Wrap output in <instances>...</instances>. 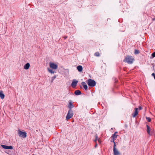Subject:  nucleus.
<instances>
[{"mask_svg":"<svg viewBox=\"0 0 155 155\" xmlns=\"http://www.w3.org/2000/svg\"><path fill=\"white\" fill-rule=\"evenodd\" d=\"M154 79H155V76H154Z\"/></svg>","mask_w":155,"mask_h":155,"instance_id":"nucleus-29","label":"nucleus"},{"mask_svg":"<svg viewBox=\"0 0 155 155\" xmlns=\"http://www.w3.org/2000/svg\"><path fill=\"white\" fill-rule=\"evenodd\" d=\"M73 116V112L71 110H68V113L66 117V119L68 120L71 118Z\"/></svg>","mask_w":155,"mask_h":155,"instance_id":"nucleus-4","label":"nucleus"},{"mask_svg":"<svg viewBox=\"0 0 155 155\" xmlns=\"http://www.w3.org/2000/svg\"><path fill=\"white\" fill-rule=\"evenodd\" d=\"M146 119L149 122H150L151 120V119L150 117H146Z\"/></svg>","mask_w":155,"mask_h":155,"instance_id":"nucleus-20","label":"nucleus"},{"mask_svg":"<svg viewBox=\"0 0 155 155\" xmlns=\"http://www.w3.org/2000/svg\"><path fill=\"white\" fill-rule=\"evenodd\" d=\"M152 75L154 77V76H155V74L154 73H153L152 74Z\"/></svg>","mask_w":155,"mask_h":155,"instance_id":"nucleus-26","label":"nucleus"},{"mask_svg":"<svg viewBox=\"0 0 155 155\" xmlns=\"http://www.w3.org/2000/svg\"><path fill=\"white\" fill-rule=\"evenodd\" d=\"M95 140H94V142H96V141L98 139V137H97V135H96L95 136Z\"/></svg>","mask_w":155,"mask_h":155,"instance_id":"nucleus-22","label":"nucleus"},{"mask_svg":"<svg viewBox=\"0 0 155 155\" xmlns=\"http://www.w3.org/2000/svg\"><path fill=\"white\" fill-rule=\"evenodd\" d=\"M74 94L76 95H79L81 94V93L79 90H77L75 91Z\"/></svg>","mask_w":155,"mask_h":155,"instance_id":"nucleus-15","label":"nucleus"},{"mask_svg":"<svg viewBox=\"0 0 155 155\" xmlns=\"http://www.w3.org/2000/svg\"><path fill=\"white\" fill-rule=\"evenodd\" d=\"M48 71L51 74H54L55 73L54 71L51 69H50L49 68H48Z\"/></svg>","mask_w":155,"mask_h":155,"instance_id":"nucleus-18","label":"nucleus"},{"mask_svg":"<svg viewBox=\"0 0 155 155\" xmlns=\"http://www.w3.org/2000/svg\"><path fill=\"white\" fill-rule=\"evenodd\" d=\"M78 82V81L76 80H74L72 81V84H71V86L73 87H74L76 86Z\"/></svg>","mask_w":155,"mask_h":155,"instance_id":"nucleus-8","label":"nucleus"},{"mask_svg":"<svg viewBox=\"0 0 155 155\" xmlns=\"http://www.w3.org/2000/svg\"><path fill=\"white\" fill-rule=\"evenodd\" d=\"M117 133V132H115L114 134H113L112 136V137L113 138V142L114 143V144H115V142L114 141L115 139L117 137V135H116V134Z\"/></svg>","mask_w":155,"mask_h":155,"instance_id":"nucleus-10","label":"nucleus"},{"mask_svg":"<svg viewBox=\"0 0 155 155\" xmlns=\"http://www.w3.org/2000/svg\"><path fill=\"white\" fill-rule=\"evenodd\" d=\"M56 76L55 75H54V76L53 77H52L51 78V82H53L54 79H55L56 78Z\"/></svg>","mask_w":155,"mask_h":155,"instance_id":"nucleus-19","label":"nucleus"},{"mask_svg":"<svg viewBox=\"0 0 155 155\" xmlns=\"http://www.w3.org/2000/svg\"><path fill=\"white\" fill-rule=\"evenodd\" d=\"M66 38H67V37H65V38H64L65 39Z\"/></svg>","mask_w":155,"mask_h":155,"instance_id":"nucleus-30","label":"nucleus"},{"mask_svg":"<svg viewBox=\"0 0 155 155\" xmlns=\"http://www.w3.org/2000/svg\"><path fill=\"white\" fill-rule=\"evenodd\" d=\"M87 83L88 86L91 87H94L96 84L95 82L91 79H89L88 80Z\"/></svg>","mask_w":155,"mask_h":155,"instance_id":"nucleus-3","label":"nucleus"},{"mask_svg":"<svg viewBox=\"0 0 155 155\" xmlns=\"http://www.w3.org/2000/svg\"><path fill=\"white\" fill-rule=\"evenodd\" d=\"M81 84L83 86L84 88L86 90H87V86L85 82H82Z\"/></svg>","mask_w":155,"mask_h":155,"instance_id":"nucleus-12","label":"nucleus"},{"mask_svg":"<svg viewBox=\"0 0 155 155\" xmlns=\"http://www.w3.org/2000/svg\"><path fill=\"white\" fill-rule=\"evenodd\" d=\"M98 142H99V143H100L101 142V140H100V139H99L98 140Z\"/></svg>","mask_w":155,"mask_h":155,"instance_id":"nucleus-28","label":"nucleus"},{"mask_svg":"<svg viewBox=\"0 0 155 155\" xmlns=\"http://www.w3.org/2000/svg\"><path fill=\"white\" fill-rule=\"evenodd\" d=\"M1 146L2 147L5 149L12 150L13 149V147L12 146H7L4 145H2Z\"/></svg>","mask_w":155,"mask_h":155,"instance_id":"nucleus-7","label":"nucleus"},{"mask_svg":"<svg viewBox=\"0 0 155 155\" xmlns=\"http://www.w3.org/2000/svg\"><path fill=\"white\" fill-rule=\"evenodd\" d=\"M115 146L116 145L114 144L113 148L114 155H120V153L115 148Z\"/></svg>","mask_w":155,"mask_h":155,"instance_id":"nucleus-6","label":"nucleus"},{"mask_svg":"<svg viewBox=\"0 0 155 155\" xmlns=\"http://www.w3.org/2000/svg\"><path fill=\"white\" fill-rule=\"evenodd\" d=\"M5 97V95L3 94V92L2 91H0V97L2 99L4 98Z\"/></svg>","mask_w":155,"mask_h":155,"instance_id":"nucleus-14","label":"nucleus"},{"mask_svg":"<svg viewBox=\"0 0 155 155\" xmlns=\"http://www.w3.org/2000/svg\"><path fill=\"white\" fill-rule=\"evenodd\" d=\"M147 132L148 134H150V128L149 126L148 125H147Z\"/></svg>","mask_w":155,"mask_h":155,"instance_id":"nucleus-16","label":"nucleus"},{"mask_svg":"<svg viewBox=\"0 0 155 155\" xmlns=\"http://www.w3.org/2000/svg\"><path fill=\"white\" fill-rule=\"evenodd\" d=\"M142 109V108L141 106H139L138 108V110H141Z\"/></svg>","mask_w":155,"mask_h":155,"instance_id":"nucleus-25","label":"nucleus"},{"mask_svg":"<svg viewBox=\"0 0 155 155\" xmlns=\"http://www.w3.org/2000/svg\"><path fill=\"white\" fill-rule=\"evenodd\" d=\"M138 108H135V111L132 114V116L133 117H135L138 114Z\"/></svg>","mask_w":155,"mask_h":155,"instance_id":"nucleus-9","label":"nucleus"},{"mask_svg":"<svg viewBox=\"0 0 155 155\" xmlns=\"http://www.w3.org/2000/svg\"><path fill=\"white\" fill-rule=\"evenodd\" d=\"M97 144L96 143V144L95 145V147H97Z\"/></svg>","mask_w":155,"mask_h":155,"instance_id":"nucleus-27","label":"nucleus"},{"mask_svg":"<svg viewBox=\"0 0 155 155\" xmlns=\"http://www.w3.org/2000/svg\"><path fill=\"white\" fill-rule=\"evenodd\" d=\"M49 66L50 68L54 70H56L57 69L58 65L57 64L53 62H50Z\"/></svg>","mask_w":155,"mask_h":155,"instance_id":"nucleus-5","label":"nucleus"},{"mask_svg":"<svg viewBox=\"0 0 155 155\" xmlns=\"http://www.w3.org/2000/svg\"><path fill=\"white\" fill-rule=\"evenodd\" d=\"M30 66V65L29 63H26L24 66V68L25 69L27 70L29 69Z\"/></svg>","mask_w":155,"mask_h":155,"instance_id":"nucleus-11","label":"nucleus"},{"mask_svg":"<svg viewBox=\"0 0 155 155\" xmlns=\"http://www.w3.org/2000/svg\"><path fill=\"white\" fill-rule=\"evenodd\" d=\"M134 60V58L132 56H127L125 58L124 61L127 62L129 64H131L133 63Z\"/></svg>","mask_w":155,"mask_h":155,"instance_id":"nucleus-1","label":"nucleus"},{"mask_svg":"<svg viewBox=\"0 0 155 155\" xmlns=\"http://www.w3.org/2000/svg\"><path fill=\"white\" fill-rule=\"evenodd\" d=\"M72 104L71 102H69V104L68 105V107L70 109V110L73 107Z\"/></svg>","mask_w":155,"mask_h":155,"instance_id":"nucleus-17","label":"nucleus"},{"mask_svg":"<svg viewBox=\"0 0 155 155\" xmlns=\"http://www.w3.org/2000/svg\"><path fill=\"white\" fill-rule=\"evenodd\" d=\"M18 133L19 136L22 138H25L27 136V134L25 132H23L19 130H18Z\"/></svg>","mask_w":155,"mask_h":155,"instance_id":"nucleus-2","label":"nucleus"},{"mask_svg":"<svg viewBox=\"0 0 155 155\" xmlns=\"http://www.w3.org/2000/svg\"><path fill=\"white\" fill-rule=\"evenodd\" d=\"M94 55L96 56H100V54L98 52H97L95 53Z\"/></svg>","mask_w":155,"mask_h":155,"instance_id":"nucleus-21","label":"nucleus"},{"mask_svg":"<svg viewBox=\"0 0 155 155\" xmlns=\"http://www.w3.org/2000/svg\"><path fill=\"white\" fill-rule=\"evenodd\" d=\"M77 69L79 72H81L82 71L83 68L81 66L79 65L77 66Z\"/></svg>","mask_w":155,"mask_h":155,"instance_id":"nucleus-13","label":"nucleus"},{"mask_svg":"<svg viewBox=\"0 0 155 155\" xmlns=\"http://www.w3.org/2000/svg\"><path fill=\"white\" fill-rule=\"evenodd\" d=\"M134 53L135 54H138L139 53V51L137 50H135V51Z\"/></svg>","mask_w":155,"mask_h":155,"instance_id":"nucleus-23","label":"nucleus"},{"mask_svg":"<svg viewBox=\"0 0 155 155\" xmlns=\"http://www.w3.org/2000/svg\"><path fill=\"white\" fill-rule=\"evenodd\" d=\"M152 56L153 57H155V52L152 54Z\"/></svg>","mask_w":155,"mask_h":155,"instance_id":"nucleus-24","label":"nucleus"}]
</instances>
